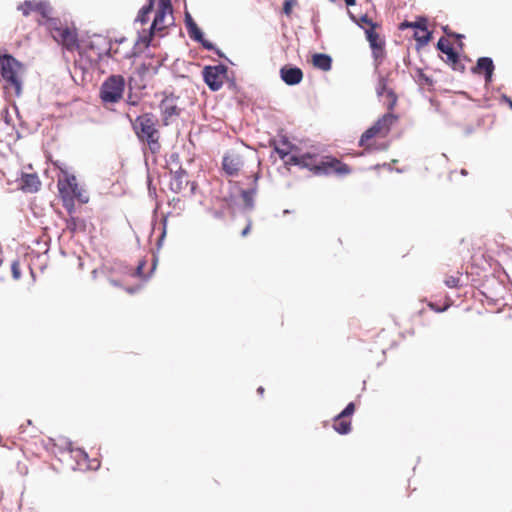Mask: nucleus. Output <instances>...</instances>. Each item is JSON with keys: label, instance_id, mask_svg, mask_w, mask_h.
<instances>
[{"label": "nucleus", "instance_id": "obj_5", "mask_svg": "<svg viewBox=\"0 0 512 512\" xmlns=\"http://www.w3.org/2000/svg\"><path fill=\"white\" fill-rule=\"evenodd\" d=\"M47 28L53 39L65 49L74 51L79 48L77 29L73 25L63 23L56 18L49 21Z\"/></svg>", "mask_w": 512, "mask_h": 512}, {"label": "nucleus", "instance_id": "obj_25", "mask_svg": "<svg viewBox=\"0 0 512 512\" xmlns=\"http://www.w3.org/2000/svg\"><path fill=\"white\" fill-rule=\"evenodd\" d=\"M292 148L293 145L286 138H283L280 141V145L275 146L274 150L284 160L290 154Z\"/></svg>", "mask_w": 512, "mask_h": 512}, {"label": "nucleus", "instance_id": "obj_47", "mask_svg": "<svg viewBox=\"0 0 512 512\" xmlns=\"http://www.w3.org/2000/svg\"><path fill=\"white\" fill-rule=\"evenodd\" d=\"M257 392H258L260 395H263V393H264V388H263V387H259V388L257 389Z\"/></svg>", "mask_w": 512, "mask_h": 512}, {"label": "nucleus", "instance_id": "obj_19", "mask_svg": "<svg viewBox=\"0 0 512 512\" xmlns=\"http://www.w3.org/2000/svg\"><path fill=\"white\" fill-rule=\"evenodd\" d=\"M188 185V175L186 171L180 169L173 173L170 180V189L175 193H180Z\"/></svg>", "mask_w": 512, "mask_h": 512}, {"label": "nucleus", "instance_id": "obj_3", "mask_svg": "<svg viewBox=\"0 0 512 512\" xmlns=\"http://www.w3.org/2000/svg\"><path fill=\"white\" fill-rule=\"evenodd\" d=\"M57 188L63 207L69 214L74 212L76 199L81 203H87L89 200V197L78 186L76 177L67 172L63 173V177L58 178Z\"/></svg>", "mask_w": 512, "mask_h": 512}, {"label": "nucleus", "instance_id": "obj_14", "mask_svg": "<svg viewBox=\"0 0 512 512\" xmlns=\"http://www.w3.org/2000/svg\"><path fill=\"white\" fill-rule=\"evenodd\" d=\"M160 111L162 113L164 123L168 124L171 117L179 114L176 99L172 96L165 97L160 103Z\"/></svg>", "mask_w": 512, "mask_h": 512}, {"label": "nucleus", "instance_id": "obj_2", "mask_svg": "<svg viewBox=\"0 0 512 512\" xmlns=\"http://www.w3.org/2000/svg\"><path fill=\"white\" fill-rule=\"evenodd\" d=\"M127 117L132 123L133 130L140 141L146 143L149 150L156 154L161 149L160 132L157 128L158 120L152 113H144L132 120L130 115Z\"/></svg>", "mask_w": 512, "mask_h": 512}, {"label": "nucleus", "instance_id": "obj_30", "mask_svg": "<svg viewBox=\"0 0 512 512\" xmlns=\"http://www.w3.org/2000/svg\"><path fill=\"white\" fill-rule=\"evenodd\" d=\"M384 96L386 98V105L388 110H393L397 103V95L394 93L392 89H390L387 90Z\"/></svg>", "mask_w": 512, "mask_h": 512}, {"label": "nucleus", "instance_id": "obj_15", "mask_svg": "<svg viewBox=\"0 0 512 512\" xmlns=\"http://www.w3.org/2000/svg\"><path fill=\"white\" fill-rule=\"evenodd\" d=\"M34 13L39 15L37 21L40 25L48 26L50 20L56 19L52 17L53 8L48 1L40 0L39 6Z\"/></svg>", "mask_w": 512, "mask_h": 512}, {"label": "nucleus", "instance_id": "obj_28", "mask_svg": "<svg viewBox=\"0 0 512 512\" xmlns=\"http://www.w3.org/2000/svg\"><path fill=\"white\" fill-rule=\"evenodd\" d=\"M366 37L370 44L371 48L377 47L379 45H385V42L379 34L376 32V29H366Z\"/></svg>", "mask_w": 512, "mask_h": 512}, {"label": "nucleus", "instance_id": "obj_11", "mask_svg": "<svg viewBox=\"0 0 512 512\" xmlns=\"http://www.w3.org/2000/svg\"><path fill=\"white\" fill-rule=\"evenodd\" d=\"M244 165V156L237 150L228 151L223 157V170L230 176H236Z\"/></svg>", "mask_w": 512, "mask_h": 512}, {"label": "nucleus", "instance_id": "obj_41", "mask_svg": "<svg viewBox=\"0 0 512 512\" xmlns=\"http://www.w3.org/2000/svg\"><path fill=\"white\" fill-rule=\"evenodd\" d=\"M251 227H252V224H251V221H249L248 224L246 225V227L242 230L241 235L243 237L247 236L251 230Z\"/></svg>", "mask_w": 512, "mask_h": 512}, {"label": "nucleus", "instance_id": "obj_48", "mask_svg": "<svg viewBox=\"0 0 512 512\" xmlns=\"http://www.w3.org/2000/svg\"><path fill=\"white\" fill-rule=\"evenodd\" d=\"M110 50H112V51H113V54H114V55L120 54V52H119L118 48H116V49L110 48Z\"/></svg>", "mask_w": 512, "mask_h": 512}, {"label": "nucleus", "instance_id": "obj_49", "mask_svg": "<svg viewBox=\"0 0 512 512\" xmlns=\"http://www.w3.org/2000/svg\"><path fill=\"white\" fill-rule=\"evenodd\" d=\"M125 42H126V40H125V39H121V40L119 41V45H120V44H123V43H125Z\"/></svg>", "mask_w": 512, "mask_h": 512}, {"label": "nucleus", "instance_id": "obj_27", "mask_svg": "<svg viewBox=\"0 0 512 512\" xmlns=\"http://www.w3.org/2000/svg\"><path fill=\"white\" fill-rule=\"evenodd\" d=\"M155 0H149L148 4L141 8L139 11L136 21L140 22L141 24H146L149 20V14L151 13L153 6H154Z\"/></svg>", "mask_w": 512, "mask_h": 512}, {"label": "nucleus", "instance_id": "obj_8", "mask_svg": "<svg viewBox=\"0 0 512 512\" xmlns=\"http://www.w3.org/2000/svg\"><path fill=\"white\" fill-rule=\"evenodd\" d=\"M228 68L224 64L208 65L202 70L203 80L212 91H218L222 88L227 78Z\"/></svg>", "mask_w": 512, "mask_h": 512}, {"label": "nucleus", "instance_id": "obj_33", "mask_svg": "<svg viewBox=\"0 0 512 512\" xmlns=\"http://www.w3.org/2000/svg\"><path fill=\"white\" fill-rule=\"evenodd\" d=\"M11 272L15 280H19L21 278L20 264L18 261H13L11 265Z\"/></svg>", "mask_w": 512, "mask_h": 512}, {"label": "nucleus", "instance_id": "obj_37", "mask_svg": "<svg viewBox=\"0 0 512 512\" xmlns=\"http://www.w3.org/2000/svg\"><path fill=\"white\" fill-rule=\"evenodd\" d=\"M286 165H297L300 166V155H292L285 161Z\"/></svg>", "mask_w": 512, "mask_h": 512}, {"label": "nucleus", "instance_id": "obj_13", "mask_svg": "<svg viewBox=\"0 0 512 512\" xmlns=\"http://www.w3.org/2000/svg\"><path fill=\"white\" fill-rule=\"evenodd\" d=\"M280 77L287 85L299 84L303 79V72L298 67L285 65L280 69Z\"/></svg>", "mask_w": 512, "mask_h": 512}, {"label": "nucleus", "instance_id": "obj_44", "mask_svg": "<svg viewBox=\"0 0 512 512\" xmlns=\"http://www.w3.org/2000/svg\"><path fill=\"white\" fill-rule=\"evenodd\" d=\"M347 6H353L356 4V0H344Z\"/></svg>", "mask_w": 512, "mask_h": 512}, {"label": "nucleus", "instance_id": "obj_12", "mask_svg": "<svg viewBox=\"0 0 512 512\" xmlns=\"http://www.w3.org/2000/svg\"><path fill=\"white\" fill-rule=\"evenodd\" d=\"M69 453L76 461L75 469L85 471L99 467V462L97 460H90L88 454L81 448H72L69 450Z\"/></svg>", "mask_w": 512, "mask_h": 512}, {"label": "nucleus", "instance_id": "obj_1", "mask_svg": "<svg viewBox=\"0 0 512 512\" xmlns=\"http://www.w3.org/2000/svg\"><path fill=\"white\" fill-rule=\"evenodd\" d=\"M24 71V65L12 55H0V79L6 96L19 97L22 94Z\"/></svg>", "mask_w": 512, "mask_h": 512}, {"label": "nucleus", "instance_id": "obj_36", "mask_svg": "<svg viewBox=\"0 0 512 512\" xmlns=\"http://www.w3.org/2000/svg\"><path fill=\"white\" fill-rule=\"evenodd\" d=\"M361 24L367 26V29H376L377 24H375L367 15H363L360 18Z\"/></svg>", "mask_w": 512, "mask_h": 512}, {"label": "nucleus", "instance_id": "obj_34", "mask_svg": "<svg viewBox=\"0 0 512 512\" xmlns=\"http://www.w3.org/2000/svg\"><path fill=\"white\" fill-rule=\"evenodd\" d=\"M387 90H390V88H388L386 80L381 78L378 83L377 94L379 96H384Z\"/></svg>", "mask_w": 512, "mask_h": 512}, {"label": "nucleus", "instance_id": "obj_6", "mask_svg": "<svg viewBox=\"0 0 512 512\" xmlns=\"http://www.w3.org/2000/svg\"><path fill=\"white\" fill-rule=\"evenodd\" d=\"M174 24L173 7L171 0H159L154 20L151 24L149 35L143 38L146 45H149L152 36L162 33Z\"/></svg>", "mask_w": 512, "mask_h": 512}, {"label": "nucleus", "instance_id": "obj_52", "mask_svg": "<svg viewBox=\"0 0 512 512\" xmlns=\"http://www.w3.org/2000/svg\"><path fill=\"white\" fill-rule=\"evenodd\" d=\"M418 36H423V32L420 31V33H418Z\"/></svg>", "mask_w": 512, "mask_h": 512}, {"label": "nucleus", "instance_id": "obj_42", "mask_svg": "<svg viewBox=\"0 0 512 512\" xmlns=\"http://www.w3.org/2000/svg\"><path fill=\"white\" fill-rule=\"evenodd\" d=\"M444 32L448 35V36H452V37H455L456 39H461L463 36L460 35V34H457V33H452V32H448L447 28H444Z\"/></svg>", "mask_w": 512, "mask_h": 512}, {"label": "nucleus", "instance_id": "obj_18", "mask_svg": "<svg viewBox=\"0 0 512 512\" xmlns=\"http://www.w3.org/2000/svg\"><path fill=\"white\" fill-rule=\"evenodd\" d=\"M300 167L309 169L315 175H319L320 157L317 154L304 153L300 155Z\"/></svg>", "mask_w": 512, "mask_h": 512}, {"label": "nucleus", "instance_id": "obj_38", "mask_svg": "<svg viewBox=\"0 0 512 512\" xmlns=\"http://www.w3.org/2000/svg\"><path fill=\"white\" fill-rule=\"evenodd\" d=\"M428 307H429L430 309H432L433 311H435V312H438V313H439V312H443V311H445V310L449 307V304H446L444 307L440 308V307H438L435 303H433V302H429V303H428Z\"/></svg>", "mask_w": 512, "mask_h": 512}, {"label": "nucleus", "instance_id": "obj_43", "mask_svg": "<svg viewBox=\"0 0 512 512\" xmlns=\"http://www.w3.org/2000/svg\"><path fill=\"white\" fill-rule=\"evenodd\" d=\"M412 25H413V23H412V22H407V21H405V22H403V23H401V24H400L399 28H400V29H404V28H407V27H412Z\"/></svg>", "mask_w": 512, "mask_h": 512}, {"label": "nucleus", "instance_id": "obj_9", "mask_svg": "<svg viewBox=\"0 0 512 512\" xmlns=\"http://www.w3.org/2000/svg\"><path fill=\"white\" fill-rule=\"evenodd\" d=\"M351 168L341 160L330 156H322L320 157V169H319V175H329V174H336V175H348L351 173Z\"/></svg>", "mask_w": 512, "mask_h": 512}, {"label": "nucleus", "instance_id": "obj_45", "mask_svg": "<svg viewBox=\"0 0 512 512\" xmlns=\"http://www.w3.org/2000/svg\"><path fill=\"white\" fill-rule=\"evenodd\" d=\"M503 99L509 104L510 108L512 109V100L505 95L503 96Z\"/></svg>", "mask_w": 512, "mask_h": 512}, {"label": "nucleus", "instance_id": "obj_26", "mask_svg": "<svg viewBox=\"0 0 512 512\" xmlns=\"http://www.w3.org/2000/svg\"><path fill=\"white\" fill-rule=\"evenodd\" d=\"M39 6V1L37 0H28L20 5H18L17 9L22 12L23 16H29L31 13H34Z\"/></svg>", "mask_w": 512, "mask_h": 512}, {"label": "nucleus", "instance_id": "obj_10", "mask_svg": "<svg viewBox=\"0 0 512 512\" xmlns=\"http://www.w3.org/2000/svg\"><path fill=\"white\" fill-rule=\"evenodd\" d=\"M437 49L446 55V58L443 60L451 66V68L455 71L463 72L465 69L464 64L461 62L458 53L454 50L451 43L445 39L440 38L437 43Z\"/></svg>", "mask_w": 512, "mask_h": 512}, {"label": "nucleus", "instance_id": "obj_21", "mask_svg": "<svg viewBox=\"0 0 512 512\" xmlns=\"http://www.w3.org/2000/svg\"><path fill=\"white\" fill-rule=\"evenodd\" d=\"M312 64L322 71H329L332 66V59L327 54L316 53L312 56Z\"/></svg>", "mask_w": 512, "mask_h": 512}, {"label": "nucleus", "instance_id": "obj_31", "mask_svg": "<svg viewBox=\"0 0 512 512\" xmlns=\"http://www.w3.org/2000/svg\"><path fill=\"white\" fill-rule=\"evenodd\" d=\"M460 276L461 273L457 272V275L447 276L444 280V283L449 288H457L460 286Z\"/></svg>", "mask_w": 512, "mask_h": 512}, {"label": "nucleus", "instance_id": "obj_22", "mask_svg": "<svg viewBox=\"0 0 512 512\" xmlns=\"http://www.w3.org/2000/svg\"><path fill=\"white\" fill-rule=\"evenodd\" d=\"M333 428L339 434H348L351 431V420L338 414L334 418Z\"/></svg>", "mask_w": 512, "mask_h": 512}, {"label": "nucleus", "instance_id": "obj_23", "mask_svg": "<svg viewBox=\"0 0 512 512\" xmlns=\"http://www.w3.org/2000/svg\"><path fill=\"white\" fill-rule=\"evenodd\" d=\"M186 27L190 38L195 41H202L203 33L189 14L186 15Z\"/></svg>", "mask_w": 512, "mask_h": 512}, {"label": "nucleus", "instance_id": "obj_39", "mask_svg": "<svg viewBox=\"0 0 512 512\" xmlns=\"http://www.w3.org/2000/svg\"><path fill=\"white\" fill-rule=\"evenodd\" d=\"M292 4H293L292 0L285 1L284 6H283V10H284L285 14L289 15L291 13Z\"/></svg>", "mask_w": 512, "mask_h": 512}, {"label": "nucleus", "instance_id": "obj_46", "mask_svg": "<svg viewBox=\"0 0 512 512\" xmlns=\"http://www.w3.org/2000/svg\"><path fill=\"white\" fill-rule=\"evenodd\" d=\"M130 55H131V54H130V52H129V51H126V52H124V53L122 54V57H123V58H128V57H130Z\"/></svg>", "mask_w": 512, "mask_h": 512}, {"label": "nucleus", "instance_id": "obj_16", "mask_svg": "<svg viewBox=\"0 0 512 512\" xmlns=\"http://www.w3.org/2000/svg\"><path fill=\"white\" fill-rule=\"evenodd\" d=\"M21 189L24 192L35 193L40 189L41 181L37 174H23L20 182Z\"/></svg>", "mask_w": 512, "mask_h": 512}, {"label": "nucleus", "instance_id": "obj_17", "mask_svg": "<svg viewBox=\"0 0 512 512\" xmlns=\"http://www.w3.org/2000/svg\"><path fill=\"white\" fill-rule=\"evenodd\" d=\"M473 71L475 73H482L485 74V81L486 83L491 82L492 75L494 71V64L491 58L489 57H481L477 60L476 67L473 68Z\"/></svg>", "mask_w": 512, "mask_h": 512}, {"label": "nucleus", "instance_id": "obj_4", "mask_svg": "<svg viewBox=\"0 0 512 512\" xmlns=\"http://www.w3.org/2000/svg\"><path fill=\"white\" fill-rule=\"evenodd\" d=\"M397 121V115L391 112L384 114L361 135L359 146L368 150L374 149L376 140L386 138Z\"/></svg>", "mask_w": 512, "mask_h": 512}, {"label": "nucleus", "instance_id": "obj_35", "mask_svg": "<svg viewBox=\"0 0 512 512\" xmlns=\"http://www.w3.org/2000/svg\"><path fill=\"white\" fill-rule=\"evenodd\" d=\"M355 412V404L353 402H350L346 407L345 409L339 413L341 416L343 417H350L351 415H353V413Z\"/></svg>", "mask_w": 512, "mask_h": 512}, {"label": "nucleus", "instance_id": "obj_24", "mask_svg": "<svg viewBox=\"0 0 512 512\" xmlns=\"http://www.w3.org/2000/svg\"><path fill=\"white\" fill-rule=\"evenodd\" d=\"M66 227L70 232L76 233L78 231H84L86 224L83 219L70 214V217L66 219Z\"/></svg>", "mask_w": 512, "mask_h": 512}, {"label": "nucleus", "instance_id": "obj_50", "mask_svg": "<svg viewBox=\"0 0 512 512\" xmlns=\"http://www.w3.org/2000/svg\"><path fill=\"white\" fill-rule=\"evenodd\" d=\"M461 174L466 175L467 174L466 170L462 169Z\"/></svg>", "mask_w": 512, "mask_h": 512}, {"label": "nucleus", "instance_id": "obj_51", "mask_svg": "<svg viewBox=\"0 0 512 512\" xmlns=\"http://www.w3.org/2000/svg\"><path fill=\"white\" fill-rule=\"evenodd\" d=\"M100 57H101V54H100V53H98V54H97V58H96L95 60H98Z\"/></svg>", "mask_w": 512, "mask_h": 512}, {"label": "nucleus", "instance_id": "obj_7", "mask_svg": "<svg viewBox=\"0 0 512 512\" xmlns=\"http://www.w3.org/2000/svg\"><path fill=\"white\" fill-rule=\"evenodd\" d=\"M124 89V77L121 75H111L101 85L100 98L105 104H115L122 99Z\"/></svg>", "mask_w": 512, "mask_h": 512}, {"label": "nucleus", "instance_id": "obj_32", "mask_svg": "<svg viewBox=\"0 0 512 512\" xmlns=\"http://www.w3.org/2000/svg\"><path fill=\"white\" fill-rule=\"evenodd\" d=\"M385 45H379L377 47H374V48H371L372 49V53H373V57L376 59V60H382L385 56Z\"/></svg>", "mask_w": 512, "mask_h": 512}, {"label": "nucleus", "instance_id": "obj_29", "mask_svg": "<svg viewBox=\"0 0 512 512\" xmlns=\"http://www.w3.org/2000/svg\"><path fill=\"white\" fill-rule=\"evenodd\" d=\"M257 177L254 178V184L256 185ZM256 194V186L251 189L241 191V197L247 207L253 206L254 196Z\"/></svg>", "mask_w": 512, "mask_h": 512}, {"label": "nucleus", "instance_id": "obj_20", "mask_svg": "<svg viewBox=\"0 0 512 512\" xmlns=\"http://www.w3.org/2000/svg\"><path fill=\"white\" fill-rule=\"evenodd\" d=\"M412 28H417L419 29L420 31L423 32V36H418V32H416L414 34V37L416 39V41L420 44V45H426L430 39H431V33L428 32L427 30V21L426 19L422 18L416 22H413V25H412Z\"/></svg>", "mask_w": 512, "mask_h": 512}, {"label": "nucleus", "instance_id": "obj_40", "mask_svg": "<svg viewBox=\"0 0 512 512\" xmlns=\"http://www.w3.org/2000/svg\"><path fill=\"white\" fill-rule=\"evenodd\" d=\"M199 42L202 44V46L204 48H206L208 50H214V45L211 42L205 40L203 37H202V41H199Z\"/></svg>", "mask_w": 512, "mask_h": 512}]
</instances>
